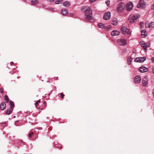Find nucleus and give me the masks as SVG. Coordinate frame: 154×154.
Masks as SVG:
<instances>
[{
  "label": "nucleus",
  "mask_w": 154,
  "mask_h": 154,
  "mask_svg": "<svg viewBox=\"0 0 154 154\" xmlns=\"http://www.w3.org/2000/svg\"><path fill=\"white\" fill-rule=\"evenodd\" d=\"M81 10L84 13L85 20L89 22H92L94 21L92 17V10L89 7H84L82 8Z\"/></svg>",
  "instance_id": "obj_1"
},
{
  "label": "nucleus",
  "mask_w": 154,
  "mask_h": 154,
  "mask_svg": "<svg viewBox=\"0 0 154 154\" xmlns=\"http://www.w3.org/2000/svg\"><path fill=\"white\" fill-rule=\"evenodd\" d=\"M140 15L139 14L131 15L128 17V20L131 23H134L140 18Z\"/></svg>",
  "instance_id": "obj_2"
},
{
  "label": "nucleus",
  "mask_w": 154,
  "mask_h": 154,
  "mask_svg": "<svg viewBox=\"0 0 154 154\" xmlns=\"http://www.w3.org/2000/svg\"><path fill=\"white\" fill-rule=\"evenodd\" d=\"M125 7V4L122 2L119 3L116 8L117 11L118 13H121L124 11Z\"/></svg>",
  "instance_id": "obj_3"
},
{
  "label": "nucleus",
  "mask_w": 154,
  "mask_h": 154,
  "mask_svg": "<svg viewBox=\"0 0 154 154\" xmlns=\"http://www.w3.org/2000/svg\"><path fill=\"white\" fill-rule=\"evenodd\" d=\"M121 31L123 34L125 35H131L132 32L131 30L128 29L125 26L121 27Z\"/></svg>",
  "instance_id": "obj_4"
},
{
  "label": "nucleus",
  "mask_w": 154,
  "mask_h": 154,
  "mask_svg": "<svg viewBox=\"0 0 154 154\" xmlns=\"http://www.w3.org/2000/svg\"><path fill=\"white\" fill-rule=\"evenodd\" d=\"M127 40L125 39L119 38L117 40V43L121 46H125L127 45Z\"/></svg>",
  "instance_id": "obj_5"
},
{
  "label": "nucleus",
  "mask_w": 154,
  "mask_h": 154,
  "mask_svg": "<svg viewBox=\"0 0 154 154\" xmlns=\"http://www.w3.org/2000/svg\"><path fill=\"white\" fill-rule=\"evenodd\" d=\"M133 8V4L132 2H129L126 5V8L128 11H130Z\"/></svg>",
  "instance_id": "obj_6"
},
{
  "label": "nucleus",
  "mask_w": 154,
  "mask_h": 154,
  "mask_svg": "<svg viewBox=\"0 0 154 154\" xmlns=\"http://www.w3.org/2000/svg\"><path fill=\"white\" fill-rule=\"evenodd\" d=\"M140 45L141 46L143 47L145 50H146L147 48H149L150 46V43L147 42L145 43L144 42L142 41L140 42Z\"/></svg>",
  "instance_id": "obj_7"
},
{
  "label": "nucleus",
  "mask_w": 154,
  "mask_h": 154,
  "mask_svg": "<svg viewBox=\"0 0 154 154\" xmlns=\"http://www.w3.org/2000/svg\"><path fill=\"white\" fill-rule=\"evenodd\" d=\"M146 59L145 57H137L135 59L134 61L136 62L142 63Z\"/></svg>",
  "instance_id": "obj_8"
},
{
  "label": "nucleus",
  "mask_w": 154,
  "mask_h": 154,
  "mask_svg": "<svg viewBox=\"0 0 154 154\" xmlns=\"http://www.w3.org/2000/svg\"><path fill=\"white\" fill-rule=\"evenodd\" d=\"M111 17V13L109 12H106L104 14L103 18L105 20L109 19Z\"/></svg>",
  "instance_id": "obj_9"
},
{
  "label": "nucleus",
  "mask_w": 154,
  "mask_h": 154,
  "mask_svg": "<svg viewBox=\"0 0 154 154\" xmlns=\"http://www.w3.org/2000/svg\"><path fill=\"white\" fill-rule=\"evenodd\" d=\"M145 26L146 28L152 29L154 27V22H151L150 23H146Z\"/></svg>",
  "instance_id": "obj_10"
},
{
  "label": "nucleus",
  "mask_w": 154,
  "mask_h": 154,
  "mask_svg": "<svg viewBox=\"0 0 154 154\" xmlns=\"http://www.w3.org/2000/svg\"><path fill=\"white\" fill-rule=\"evenodd\" d=\"M145 3L143 2L141 0H140L139 2L137 5V8H143L145 5Z\"/></svg>",
  "instance_id": "obj_11"
},
{
  "label": "nucleus",
  "mask_w": 154,
  "mask_h": 154,
  "mask_svg": "<svg viewBox=\"0 0 154 154\" xmlns=\"http://www.w3.org/2000/svg\"><path fill=\"white\" fill-rule=\"evenodd\" d=\"M140 71L141 72H145L148 71V68L144 66L140 67L139 68Z\"/></svg>",
  "instance_id": "obj_12"
},
{
  "label": "nucleus",
  "mask_w": 154,
  "mask_h": 154,
  "mask_svg": "<svg viewBox=\"0 0 154 154\" xmlns=\"http://www.w3.org/2000/svg\"><path fill=\"white\" fill-rule=\"evenodd\" d=\"M148 79L147 76H145L143 79L142 83L143 86L147 85L148 83Z\"/></svg>",
  "instance_id": "obj_13"
},
{
  "label": "nucleus",
  "mask_w": 154,
  "mask_h": 154,
  "mask_svg": "<svg viewBox=\"0 0 154 154\" xmlns=\"http://www.w3.org/2000/svg\"><path fill=\"white\" fill-rule=\"evenodd\" d=\"M120 34V32L117 30H114L112 32L111 35L112 36H116Z\"/></svg>",
  "instance_id": "obj_14"
},
{
  "label": "nucleus",
  "mask_w": 154,
  "mask_h": 154,
  "mask_svg": "<svg viewBox=\"0 0 154 154\" xmlns=\"http://www.w3.org/2000/svg\"><path fill=\"white\" fill-rule=\"evenodd\" d=\"M141 78L139 75L136 76L135 78L134 82L136 83H138L140 82Z\"/></svg>",
  "instance_id": "obj_15"
},
{
  "label": "nucleus",
  "mask_w": 154,
  "mask_h": 154,
  "mask_svg": "<svg viewBox=\"0 0 154 154\" xmlns=\"http://www.w3.org/2000/svg\"><path fill=\"white\" fill-rule=\"evenodd\" d=\"M133 58L131 56L128 57L127 59V63L128 65H130L131 64Z\"/></svg>",
  "instance_id": "obj_16"
},
{
  "label": "nucleus",
  "mask_w": 154,
  "mask_h": 154,
  "mask_svg": "<svg viewBox=\"0 0 154 154\" xmlns=\"http://www.w3.org/2000/svg\"><path fill=\"white\" fill-rule=\"evenodd\" d=\"M97 26L99 28H101L102 29H105L106 27L105 25L102 23H99L97 25Z\"/></svg>",
  "instance_id": "obj_17"
},
{
  "label": "nucleus",
  "mask_w": 154,
  "mask_h": 154,
  "mask_svg": "<svg viewBox=\"0 0 154 154\" xmlns=\"http://www.w3.org/2000/svg\"><path fill=\"white\" fill-rule=\"evenodd\" d=\"M6 104L4 102L2 103L0 105V108L1 110H3L5 108Z\"/></svg>",
  "instance_id": "obj_18"
},
{
  "label": "nucleus",
  "mask_w": 154,
  "mask_h": 154,
  "mask_svg": "<svg viewBox=\"0 0 154 154\" xmlns=\"http://www.w3.org/2000/svg\"><path fill=\"white\" fill-rule=\"evenodd\" d=\"M62 14L64 15H66L68 14L67 10L66 9H63L61 11Z\"/></svg>",
  "instance_id": "obj_19"
},
{
  "label": "nucleus",
  "mask_w": 154,
  "mask_h": 154,
  "mask_svg": "<svg viewBox=\"0 0 154 154\" xmlns=\"http://www.w3.org/2000/svg\"><path fill=\"white\" fill-rule=\"evenodd\" d=\"M147 32L145 30H142L141 36L142 38H144L146 36Z\"/></svg>",
  "instance_id": "obj_20"
},
{
  "label": "nucleus",
  "mask_w": 154,
  "mask_h": 154,
  "mask_svg": "<svg viewBox=\"0 0 154 154\" xmlns=\"http://www.w3.org/2000/svg\"><path fill=\"white\" fill-rule=\"evenodd\" d=\"M112 24L114 25H116L118 23V20L117 19L114 18L112 21Z\"/></svg>",
  "instance_id": "obj_21"
},
{
  "label": "nucleus",
  "mask_w": 154,
  "mask_h": 154,
  "mask_svg": "<svg viewBox=\"0 0 154 154\" xmlns=\"http://www.w3.org/2000/svg\"><path fill=\"white\" fill-rule=\"evenodd\" d=\"M63 5L65 6L68 7L70 5V3L68 1H66L63 3Z\"/></svg>",
  "instance_id": "obj_22"
},
{
  "label": "nucleus",
  "mask_w": 154,
  "mask_h": 154,
  "mask_svg": "<svg viewBox=\"0 0 154 154\" xmlns=\"http://www.w3.org/2000/svg\"><path fill=\"white\" fill-rule=\"evenodd\" d=\"M31 2V4L33 5H36L38 3V1L37 0H32Z\"/></svg>",
  "instance_id": "obj_23"
},
{
  "label": "nucleus",
  "mask_w": 154,
  "mask_h": 154,
  "mask_svg": "<svg viewBox=\"0 0 154 154\" xmlns=\"http://www.w3.org/2000/svg\"><path fill=\"white\" fill-rule=\"evenodd\" d=\"M13 111V109L10 108L9 110H7L6 112V114L8 115H9L12 113Z\"/></svg>",
  "instance_id": "obj_24"
},
{
  "label": "nucleus",
  "mask_w": 154,
  "mask_h": 154,
  "mask_svg": "<svg viewBox=\"0 0 154 154\" xmlns=\"http://www.w3.org/2000/svg\"><path fill=\"white\" fill-rule=\"evenodd\" d=\"M10 105L11 108L12 109L14 107V102L11 101H10Z\"/></svg>",
  "instance_id": "obj_25"
},
{
  "label": "nucleus",
  "mask_w": 154,
  "mask_h": 154,
  "mask_svg": "<svg viewBox=\"0 0 154 154\" xmlns=\"http://www.w3.org/2000/svg\"><path fill=\"white\" fill-rule=\"evenodd\" d=\"M5 100L6 101V102L7 103H8V102L9 99L7 95H5Z\"/></svg>",
  "instance_id": "obj_26"
},
{
  "label": "nucleus",
  "mask_w": 154,
  "mask_h": 154,
  "mask_svg": "<svg viewBox=\"0 0 154 154\" xmlns=\"http://www.w3.org/2000/svg\"><path fill=\"white\" fill-rule=\"evenodd\" d=\"M62 2V0H57L55 2V3L56 4H58L61 3Z\"/></svg>",
  "instance_id": "obj_27"
},
{
  "label": "nucleus",
  "mask_w": 154,
  "mask_h": 154,
  "mask_svg": "<svg viewBox=\"0 0 154 154\" xmlns=\"http://www.w3.org/2000/svg\"><path fill=\"white\" fill-rule=\"evenodd\" d=\"M106 3L108 6H109L110 5V1L107 0L106 2Z\"/></svg>",
  "instance_id": "obj_28"
},
{
  "label": "nucleus",
  "mask_w": 154,
  "mask_h": 154,
  "mask_svg": "<svg viewBox=\"0 0 154 154\" xmlns=\"http://www.w3.org/2000/svg\"><path fill=\"white\" fill-rule=\"evenodd\" d=\"M34 133L33 132H31L29 134V136L31 137H32V135H33Z\"/></svg>",
  "instance_id": "obj_29"
},
{
  "label": "nucleus",
  "mask_w": 154,
  "mask_h": 154,
  "mask_svg": "<svg viewBox=\"0 0 154 154\" xmlns=\"http://www.w3.org/2000/svg\"><path fill=\"white\" fill-rule=\"evenodd\" d=\"M151 9L152 10H154V5H152L151 7Z\"/></svg>",
  "instance_id": "obj_30"
},
{
  "label": "nucleus",
  "mask_w": 154,
  "mask_h": 154,
  "mask_svg": "<svg viewBox=\"0 0 154 154\" xmlns=\"http://www.w3.org/2000/svg\"><path fill=\"white\" fill-rule=\"evenodd\" d=\"M40 102V100H37L36 102V103H35V104H36L35 105V106H36V104L38 103H39Z\"/></svg>",
  "instance_id": "obj_31"
},
{
  "label": "nucleus",
  "mask_w": 154,
  "mask_h": 154,
  "mask_svg": "<svg viewBox=\"0 0 154 154\" xmlns=\"http://www.w3.org/2000/svg\"><path fill=\"white\" fill-rule=\"evenodd\" d=\"M96 0H90L89 1L91 3H92L94 2H95V1H96Z\"/></svg>",
  "instance_id": "obj_32"
},
{
  "label": "nucleus",
  "mask_w": 154,
  "mask_h": 154,
  "mask_svg": "<svg viewBox=\"0 0 154 154\" xmlns=\"http://www.w3.org/2000/svg\"><path fill=\"white\" fill-rule=\"evenodd\" d=\"M152 63H154V57H152L151 59Z\"/></svg>",
  "instance_id": "obj_33"
},
{
  "label": "nucleus",
  "mask_w": 154,
  "mask_h": 154,
  "mask_svg": "<svg viewBox=\"0 0 154 154\" xmlns=\"http://www.w3.org/2000/svg\"><path fill=\"white\" fill-rule=\"evenodd\" d=\"M69 15L71 17H73L74 16V14L73 13H70Z\"/></svg>",
  "instance_id": "obj_34"
},
{
  "label": "nucleus",
  "mask_w": 154,
  "mask_h": 154,
  "mask_svg": "<svg viewBox=\"0 0 154 154\" xmlns=\"http://www.w3.org/2000/svg\"><path fill=\"white\" fill-rule=\"evenodd\" d=\"M0 92L1 93H3V91L2 90V89L1 88H0Z\"/></svg>",
  "instance_id": "obj_35"
},
{
  "label": "nucleus",
  "mask_w": 154,
  "mask_h": 154,
  "mask_svg": "<svg viewBox=\"0 0 154 154\" xmlns=\"http://www.w3.org/2000/svg\"><path fill=\"white\" fill-rule=\"evenodd\" d=\"M64 94H63L62 93H61V96L62 97V98H63V96H64Z\"/></svg>",
  "instance_id": "obj_36"
},
{
  "label": "nucleus",
  "mask_w": 154,
  "mask_h": 154,
  "mask_svg": "<svg viewBox=\"0 0 154 154\" xmlns=\"http://www.w3.org/2000/svg\"><path fill=\"white\" fill-rule=\"evenodd\" d=\"M54 0H47L48 2H53Z\"/></svg>",
  "instance_id": "obj_37"
},
{
  "label": "nucleus",
  "mask_w": 154,
  "mask_h": 154,
  "mask_svg": "<svg viewBox=\"0 0 154 154\" xmlns=\"http://www.w3.org/2000/svg\"><path fill=\"white\" fill-rule=\"evenodd\" d=\"M140 25L141 26H142L143 25V23L142 22H140Z\"/></svg>",
  "instance_id": "obj_38"
},
{
  "label": "nucleus",
  "mask_w": 154,
  "mask_h": 154,
  "mask_svg": "<svg viewBox=\"0 0 154 154\" xmlns=\"http://www.w3.org/2000/svg\"><path fill=\"white\" fill-rule=\"evenodd\" d=\"M152 72L154 74V67L152 68Z\"/></svg>",
  "instance_id": "obj_39"
},
{
  "label": "nucleus",
  "mask_w": 154,
  "mask_h": 154,
  "mask_svg": "<svg viewBox=\"0 0 154 154\" xmlns=\"http://www.w3.org/2000/svg\"><path fill=\"white\" fill-rule=\"evenodd\" d=\"M152 94H153V97H154V89H153V91H152Z\"/></svg>",
  "instance_id": "obj_40"
},
{
  "label": "nucleus",
  "mask_w": 154,
  "mask_h": 154,
  "mask_svg": "<svg viewBox=\"0 0 154 154\" xmlns=\"http://www.w3.org/2000/svg\"><path fill=\"white\" fill-rule=\"evenodd\" d=\"M51 10H52V11H54V8H52L51 9Z\"/></svg>",
  "instance_id": "obj_41"
},
{
  "label": "nucleus",
  "mask_w": 154,
  "mask_h": 154,
  "mask_svg": "<svg viewBox=\"0 0 154 154\" xmlns=\"http://www.w3.org/2000/svg\"><path fill=\"white\" fill-rule=\"evenodd\" d=\"M5 123H6V122H5L3 123L2 124L3 125H4V124H5Z\"/></svg>",
  "instance_id": "obj_42"
},
{
  "label": "nucleus",
  "mask_w": 154,
  "mask_h": 154,
  "mask_svg": "<svg viewBox=\"0 0 154 154\" xmlns=\"http://www.w3.org/2000/svg\"><path fill=\"white\" fill-rule=\"evenodd\" d=\"M15 117H15V116H14L13 117V118H15Z\"/></svg>",
  "instance_id": "obj_43"
},
{
  "label": "nucleus",
  "mask_w": 154,
  "mask_h": 154,
  "mask_svg": "<svg viewBox=\"0 0 154 154\" xmlns=\"http://www.w3.org/2000/svg\"><path fill=\"white\" fill-rule=\"evenodd\" d=\"M41 128H39V129H41Z\"/></svg>",
  "instance_id": "obj_44"
},
{
  "label": "nucleus",
  "mask_w": 154,
  "mask_h": 154,
  "mask_svg": "<svg viewBox=\"0 0 154 154\" xmlns=\"http://www.w3.org/2000/svg\"><path fill=\"white\" fill-rule=\"evenodd\" d=\"M11 63H13V62H11Z\"/></svg>",
  "instance_id": "obj_45"
},
{
  "label": "nucleus",
  "mask_w": 154,
  "mask_h": 154,
  "mask_svg": "<svg viewBox=\"0 0 154 154\" xmlns=\"http://www.w3.org/2000/svg\"><path fill=\"white\" fill-rule=\"evenodd\" d=\"M109 26V27H108V28L109 27V26Z\"/></svg>",
  "instance_id": "obj_46"
}]
</instances>
